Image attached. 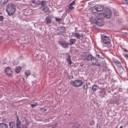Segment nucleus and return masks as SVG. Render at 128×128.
Listing matches in <instances>:
<instances>
[{
  "instance_id": "obj_51",
  "label": "nucleus",
  "mask_w": 128,
  "mask_h": 128,
  "mask_svg": "<svg viewBox=\"0 0 128 128\" xmlns=\"http://www.w3.org/2000/svg\"><path fill=\"white\" fill-rule=\"evenodd\" d=\"M72 78H73V76H72Z\"/></svg>"
},
{
  "instance_id": "obj_24",
  "label": "nucleus",
  "mask_w": 128,
  "mask_h": 128,
  "mask_svg": "<svg viewBox=\"0 0 128 128\" xmlns=\"http://www.w3.org/2000/svg\"><path fill=\"white\" fill-rule=\"evenodd\" d=\"M92 57V56L91 54L87 55L86 56V60L88 61L90 60Z\"/></svg>"
},
{
  "instance_id": "obj_36",
  "label": "nucleus",
  "mask_w": 128,
  "mask_h": 128,
  "mask_svg": "<svg viewBox=\"0 0 128 128\" xmlns=\"http://www.w3.org/2000/svg\"><path fill=\"white\" fill-rule=\"evenodd\" d=\"M38 105V103L35 102L34 103V104H30V105L32 106V108H34L36 106Z\"/></svg>"
},
{
  "instance_id": "obj_25",
  "label": "nucleus",
  "mask_w": 128,
  "mask_h": 128,
  "mask_svg": "<svg viewBox=\"0 0 128 128\" xmlns=\"http://www.w3.org/2000/svg\"><path fill=\"white\" fill-rule=\"evenodd\" d=\"M0 128H8V126L6 124L1 123L0 124Z\"/></svg>"
},
{
  "instance_id": "obj_16",
  "label": "nucleus",
  "mask_w": 128,
  "mask_h": 128,
  "mask_svg": "<svg viewBox=\"0 0 128 128\" xmlns=\"http://www.w3.org/2000/svg\"><path fill=\"white\" fill-rule=\"evenodd\" d=\"M23 10L24 12H26L28 14H30L32 12V10L28 8L25 9H24Z\"/></svg>"
},
{
  "instance_id": "obj_49",
  "label": "nucleus",
  "mask_w": 128,
  "mask_h": 128,
  "mask_svg": "<svg viewBox=\"0 0 128 128\" xmlns=\"http://www.w3.org/2000/svg\"><path fill=\"white\" fill-rule=\"evenodd\" d=\"M126 57L128 58V54H126Z\"/></svg>"
},
{
  "instance_id": "obj_11",
  "label": "nucleus",
  "mask_w": 128,
  "mask_h": 128,
  "mask_svg": "<svg viewBox=\"0 0 128 128\" xmlns=\"http://www.w3.org/2000/svg\"><path fill=\"white\" fill-rule=\"evenodd\" d=\"M52 22L51 17L50 16H48L46 18V22L47 24H50Z\"/></svg>"
},
{
  "instance_id": "obj_30",
  "label": "nucleus",
  "mask_w": 128,
  "mask_h": 128,
  "mask_svg": "<svg viewBox=\"0 0 128 128\" xmlns=\"http://www.w3.org/2000/svg\"><path fill=\"white\" fill-rule=\"evenodd\" d=\"M15 126V124L14 122H10L9 123V126L10 128H12Z\"/></svg>"
},
{
  "instance_id": "obj_43",
  "label": "nucleus",
  "mask_w": 128,
  "mask_h": 128,
  "mask_svg": "<svg viewBox=\"0 0 128 128\" xmlns=\"http://www.w3.org/2000/svg\"><path fill=\"white\" fill-rule=\"evenodd\" d=\"M4 18V16H0V21L2 22Z\"/></svg>"
},
{
  "instance_id": "obj_54",
  "label": "nucleus",
  "mask_w": 128,
  "mask_h": 128,
  "mask_svg": "<svg viewBox=\"0 0 128 128\" xmlns=\"http://www.w3.org/2000/svg\"><path fill=\"white\" fill-rule=\"evenodd\" d=\"M22 122H24V120H23V121H22Z\"/></svg>"
},
{
  "instance_id": "obj_42",
  "label": "nucleus",
  "mask_w": 128,
  "mask_h": 128,
  "mask_svg": "<svg viewBox=\"0 0 128 128\" xmlns=\"http://www.w3.org/2000/svg\"><path fill=\"white\" fill-rule=\"evenodd\" d=\"M86 56L87 55L86 54L83 55L82 56V59L85 60H86Z\"/></svg>"
},
{
  "instance_id": "obj_41",
  "label": "nucleus",
  "mask_w": 128,
  "mask_h": 128,
  "mask_svg": "<svg viewBox=\"0 0 128 128\" xmlns=\"http://www.w3.org/2000/svg\"><path fill=\"white\" fill-rule=\"evenodd\" d=\"M40 1L36 2L34 4L36 6L40 5Z\"/></svg>"
},
{
  "instance_id": "obj_4",
  "label": "nucleus",
  "mask_w": 128,
  "mask_h": 128,
  "mask_svg": "<svg viewBox=\"0 0 128 128\" xmlns=\"http://www.w3.org/2000/svg\"><path fill=\"white\" fill-rule=\"evenodd\" d=\"M72 85H73L75 87H78L81 86L82 84V82L81 80H76L72 82Z\"/></svg>"
},
{
  "instance_id": "obj_47",
  "label": "nucleus",
  "mask_w": 128,
  "mask_h": 128,
  "mask_svg": "<svg viewBox=\"0 0 128 128\" xmlns=\"http://www.w3.org/2000/svg\"><path fill=\"white\" fill-rule=\"evenodd\" d=\"M22 67L23 68H24V69H25V68L26 67V65L25 64H24V66H23Z\"/></svg>"
},
{
  "instance_id": "obj_20",
  "label": "nucleus",
  "mask_w": 128,
  "mask_h": 128,
  "mask_svg": "<svg viewBox=\"0 0 128 128\" xmlns=\"http://www.w3.org/2000/svg\"><path fill=\"white\" fill-rule=\"evenodd\" d=\"M96 56L99 58L103 59L104 58V56L102 53H98L96 54Z\"/></svg>"
},
{
  "instance_id": "obj_27",
  "label": "nucleus",
  "mask_w": 128,
  "mask_h": 128,
  "mask_svg": "<svg viewBox=\"0 0 128 128\" xmlns=\"http://www.w3.org/2000/svg\"><path fill=\"white\" fill-rule=\"evenodd\" d=\"M74 7L71 6L70 5V6L68 7V9L66 10V11L67 12H70L72 10L74 9Z\"/></svg>"
},
{
  "instance_id": "obj_21",
  "label": "nucleus",
  "mask_w": 128,
  "mask_h": 128,
  "mask_svg": "<svg viewBox=\"0 0 128 128\" xmlns=\"http://www.w3.org/2000/svg\"><path fill=\"white\" fill-rule=\"evenodd\" d=\"M98 87L96 85H94L92 88V90L93 92H94L98 90Z\"/></svg>"
},
{
  "instance_id": "obj_45",
  "label": "nucleus",
  "mask_w": 128,
  "mask_h": 128,
  "mask_svg": "<svg viewBox=\"0 0 128 128\" xmlns=\"http://www.w3.org/2000/svg\"><path fill=\"white\" fill-rule=\"evenodd\" d=\"M75 4V2L74 1H73L71 3H70V5L72 6V5H74Z\"/></svg>"
},
{
  "instance_id": "obj_17",
  "label": "nucleus",
  "mask_w": 128,
  "mask_h": 128,
  "mask_svg": "<svg viewBox=\"0 0 128 128\" xmlns=\"http://www.w3.org/2000/svg\"><path fill=\"white\" fill-rule=\"evenodd\" d=\"M66 60L67 61V62L70 65L72 63V61L70 58V55H68L67 56L66 59Z\"/></svg>"
},
{
  "instance_id": "obj_28",
  "label": "nucleus",
  "mask_w": 128,
  "mask_h": 128,
  "mask_svg": "<svg viewBox=\"0 0 128 128\" xmlns=\"http://www.w3.org/2000/svg\"><path fill=\"white\" fill-rule=\"evenodd\" d=\"M21 69V67L20 66H18L16 67L15 69L16 72L17 73H19Z\"/></svg>"
},
{
  "instance_id": "obj_53",
  "label": "nucleus",
  "mask_w": 128,
  "mask_h": 128,
  "mask_svg": "<svg viewBox=\"0 0 128 128\" xmlns=\"http://www.w3.org/2000/svg\"><path fill=\"white\" fill-rule=\"evenodd\" d=\"M114 85V84H112V86H113Z\"/></svg>"
},
{
  "instance_id": "obj_12",
  "label": "nucleus",
  "mask_w": 128,
  "mask_h": 128,
  "mask_svg": "<svg viewBox=\"0 0 128 128\" xmlns=\"http://www.w3.org/2000/svg\"><path fill=\"white\" fill-rule=\"evenodd\" d=\"M98 12L102 11L104 8V6L102 5H96L95 6Z\"/></svg>"
},
{
  "instance_id": "obj_26",
  "label": "nucleus",
  "mask_w": 128,
  "mask_h": 128,
  "mask_svg": "<svg viewBox=\"0 0 128 128\" xmlns=\"http://www.w3.org/2000/svg\"><path fill=\"white\" fill-rule=\"evenodd\" d=\"M8 0H1L0 4L2 6L4 5L8 2Z\"/></svg>"
},
{
  "instance_id": "obj_2",
  "label": "nucleus",
  "mask_w": 128,
  "mask_h": 128,
  "mask_svg": "<svg viewBox=\"0 0 128 128\" xmlns=\"http://www.w3.org/2000/svg\"><path fill=\"white\" fill-rule=\"evenodd\" d=\"M101 41L105 44H108L110 43L111 40L109 37L106 35H104L102 36Z\"/></svg>"
},
{
  "instance_id": "obj_15",
  "label": "nucleus",
  "mask_w": 128,
  "mask_h": 128,
  "mask_svg": "<svg viewBox=\"0 0 128 128\" xmlns=\"http://www.w3.org/2000/svg\"><path fill=\"white\" fill-rule=\"evenodd\" d=\"M46 2L45 1H42L40 2V5H41V6L40 7V8L41 9L43 8H44L46 6H47L46 5H45Z\"/></svg>"
},
{
  "instance_id": "obj_22",
  "label": "nucleus",
  "mask_w": 128,
  "mask_h": 128,
  "mask_svg": "<svg viewBox=\"0 0 128 128\" xmlns=\"http://www.w3.org/2000/svg\"><path fill=\"white\" fill-rule=\"evenodd\" d=\"M95 8L96 7L94 6L90 9V10L93 13H95L98 12Z\"/></svg>"
},
{
  "instance_id": "obj_52",
  "label": "nucleus",
  "mask_w": 128,
  "mask_h": 128,
  "mask_svg": "<svg viewBox=\"0 0 128 128\" xmlns=\"http://www.w3.org/2000/svg\"><path fill=\"white\" fill-rule=\"evenodd\" d=\"M104 92H105V91L104 90Z\"/></svg>"
},
{
  "instance_id": "obj_33",
  "label": "nucleus",
  "mask_w": 128,
  "mask_h": 128,
  "mask_svg": "<svg viewBox=\"0 0 128 128\" xmlns=\"http://www.w3.org/2000/svg\"><path fill=\"white\" fill-rule=\"evenodd\" d=\"M114 72L113 73L114 74V78H117L118 76H117V75H116V74H117V72L116 70L115 69V68L114 67Z\"/></svg>"
},
{
  "instance_id": "obj_37",
  "label": "nucleus",
  "mask_w": 128,
  "mask_h": 128,
  "mask_svg": "<svg viewBox=\"0 0 128 128\" xmlns=\"http://www.w3.org/2000/svg\"><path fill=\"white\" fill-rule=\"evenodd\" d=\"M94 65H95L96 66H97L99 67L100 65V63L97 61L96 63H95V64H94Z\"/></svg>"
},
{
  "instance_id": "obj_7",
  "label": "nucleus",
  "mask_w": 128,
  "mask_h": 128,
  "mask_svg": "<svg viewBox=\"0 0 128 128\" xmlns=\"http://www.w3.org/2000/svg\"><path fill=\"white\" fill-rule=\"evenodd\" d=\"M99 26H102L104 24V22L102 18L97 20L96 23Z\"/></svg>"
},
{
  "instance_id": "obj_8",
  "label": "nucleus",
  "mask_w": 128,
  "mask_h": 128,
  "mask_svg": "<svg viewBox=\"0 0 128 128\" xmlns=\"http://www.w3.org/2000/svg\"><path fill=\"white\" fill-rule=\"evenodd\" d=\"M72 35L74 37L76 38L77 39H80V38L83 37L82 34H78L77 33H72Z\"/></svg>"
},
{
  "instance_id": "obj_40",
  "label": "nucleus",
  "mask_w": 128,
  "mask_h": 128,
  "mask_svg": "<svg viewBox=\"0 0 128 128\" xmlns=\"http://www.w3.org/2000/svg\"><path fill=\"white\" fill-rule=\"evenodd\" d=\"M79 125L78 124H74L73 127V128H78Z\"/></svg>"
},
{
  "instance_id": "obj_18",
  "label": "nucleus",
  "mask_w": 128,
  "mask_h": 128,
  "mask_svg": "<svg viewBox=\"0 0 128 128\" xmlns=\"http://www.w3.org/2000/svg\"><path fill=\"white\" fill-rule=\"evenodd\" d=\"M102 14L100 13H97L96 14V18H97L96 20H98L99 19L102 18Z\"/></svg>"
},
{
  "instance_id": "obj_13",
  "label": "nucleus",
  "mask_w": 128,
  "mask_h": 128,
  "mask_svg": "<svg viewBox=\"0 0 128 128\" xmlns=\"http://www.w3.org/2000/svg\"><path fill=\"white\" fill-rule=\"evenodd\" d=\"M41 10L47 14H48L50 13V12L49 11V8L47 6H46L44 8H43L41 9Z\"/></svg>"
},
{
  "instance_id": "obj_38",
  "label": "nucleus",
  "mask_w": 128,
  "mask_h": 128,
  "mask_svg": "<svg viewBox=\"0 0 128 128\" xmlns=\"http://www.w3.org/2000/svg\"><path fill=\"white\" fill-rule=\"evenodd\" d=\"M55 18L56 19V21L58 22H60L62 20V18H58L56 17Z\"/></svg>"
},
{
  "instance_id": "obj_5",
  "label": "nucleus",
  "mask_w": 128,
  "mask_h": 128,
  "mask_svg": "<svg viewBox=\"0 0 128 128\" xmlns=\"http://www.w3.org/2000/svg\"><path fill=\"white\" fill-rule=\"evenodd\" d=\"M103 15L106 18H108L111 16V12L110 9H106L103 13Z\"/></svg>"
},
{
  "instance_id": "obj_31",
  "label": "nucleus",
  "mask_w": 128,
  "mask_h": 128,
  "mask_svg": "<svg viewBox=\"0 0 128 128\" xmlns=\"http://www.w3.org/2000/svg\"><path fill=\"white\" fill-rule=\"evenodd\" d=\"M114 16H118L119 15V12L118 10H114Z\"/></svg>"
},
{
  "instance_id": "obj_46",
  "label": "nucleus",
  "mask_w": 128,
  "mask_h": 128,
  "mask_svg": "<svg viewBox=\"0 0 128 128\" xmlns=\"http://www.w3.org/2000/svg\"><path fill=\"white\" fill-rule=\"evenodd\" d=\"M31 2H32V3H33L34 4L36 2L34 0H33L32 1H31Z\"/></svg>"
},
{
  "instance_id": "obj_6",
  "label": "nucleus",
  "mask_w": 128,
  "mask_h": 128,
  "mask_svg": "<svg viewBox=\"0 0 128 128\" xmlns=\"http://www.w3.org/2000/svg\"><path fill=\"white\" fill-rule=\"evenodd\" d=\"M4 70L6 74L8 76H12V70L9 67H7L5 68Z\"/></svg>"
},
{
  "instance_id": "obj_29",
  "label": "nucleus",
  "mask_w": 128,
  "mask_h": 128,
  "mask_svg": "<svg viewBox=\"0 0 128 128\" xmlns=\"http://www.w3.org/2000/svg\"><path fill=\"white\" fill-rule=\"evenodd\" d=\"M58 30H60L61 32H63V31H65V28L63 26H60L58 27Z\"/></svg>"
},
{
  "instance_id": "obj_50",
  "label": "nucleus",
  "mask_w": 128,
  "mask_h": 128,
  "mask_svg": "<svg viewBox=\"0 0 128 128\" xmlns=\"http://www.w3.org/2000/svg\"><path fill=\"white\" fill-rule=\"evenodd\" d=\"M123 128L122 126H120V128Z\"/></svg>"
},
{
  "instance_id": "obj_35",
  "label": "nucleus",
  "mask_w": 128,
  "mask_h": 128,
  "mask_svg": "<svg viewBox=\"0 0 128 128\" xmlns=\"http://www.w3.org/2000/svg\"><path fill=\"white\" fill-rule=\"evenodd\" d=\"M7 62V61L6 60V59L4 58L2 60V64H5Z\"/></svg>"
},
{
  "instance_id": "obj_9",
  "label": "nucleus",
  "mask_w": 128,
  "mask_h": 128,
  "mask_svg": "<svg viewBox=\"0 0 128 128\" xmlns=\"http://www.w3.org/2000/svg\"><path fill=\"white\" fill-rule=\"evenodd\" d=\"M113 60V62L119 68H121L122 67V65L121 62L119 60L114 59Z\"/></svg>"
},
{
  "instance_id": "obj_39",
  "label": "nucleus",
  "mask_w": 128,
  "mask_h": 128,
  "mask_svg": "<svg viewBox=\"0 0 128 128\" xmlns=\"http://www.w3.org/2000/svg\"><path fill=\"white\" fill-rule=\"evenodd\" d=\"M28 126L26 124H23L22 125V128H28Z\"/></svg>"
},
{
  "instance_id": "obj_48",
  "label": "nucleus",
  "mask_w": 128,
  "mask_h": 128,
  "mask_svg": "<svg viewBox=\"0 0 128 128\" xmlns=\"http://www.w3.org/2000/svg\"><path fill=\"white\" fill-rule=\"evenodd\" d=\"M84 66V64H81L80 65V66H81V67H82Z\"/></svg>"
},
{
  "instance_id": "obj_19",
  "label": "nucleus",
  "mask_w": 128,
  "mask_h": 128,
  "mask_svg": "<svg viewBox=\"0 0 128 128\" xmlns=\"http://www.w3.org/2000/svg\"><path fill=\"white\" fill-rule=\"evenodd\" d=\"M90 61L92 62V65H94V64H95V63H96L97 61V60L95 58L92 56L90 60Z\"/></svg>"
},
{
  "instance_id": "obj_23",
  "label": "nucleus",
  "mask_w": 128,
  "mask_h": 128,
  "mask_svg": "<svg viewBox=\"0 0 128 128\" xmlns=\"http://www.w3.org/2000/svg\"><path fill=\"white\" fill-rule=\"evenodd\" d=\"M96 20L92 17H91L90 19V20L92 23L96 24Z\"/></svg>"
},
{
  "instance_id": "obj_44",
  "label": "nucleus",
  "mask_w": 128,
  "mask_h": 128,
  "mask_svg": "<svg viewBox=\"0 0 128 128\" xmlns=\"http://www.w3.org/2000/svg\"><path fill=\"white\" fill-rule=\"evenodd\" d=\"M57 125V124L56 123L52 125V128H55Z\"/></svg>"
},
{
  "instance_id": "obj_10",
  "label": "nucleus",
  "mask_w": 128,
  "mask_h": 128,
  "mask_svg": "<svg viewBox=\"0 0 128 128\" xmlns=\"http://www.w3.org/2000/svg\"><path fill=\"white\" fill-rule=\"evenodd\" d=\"M16 126L17 128H20L21 126H20L21 124V122L20 120L19 117L16 116Z\"/></svg>"
},
{
  "instance_id": "obj_1",
  "label": "nucleus",
  "mask_w": 128,
  "mask_h": 128,
  "mask_svg": "<svg viewBox=\"0 0 128 128\" xmlns=\"http://www.w3.org/2000/svg\"><path fill=\"white\" fill-rule=\"evenodd\" d=\"M16 9L14 5L12 3H10L7 6L6 10L8 15L12 16L15 12Z\"/></svg>"
},
{
  "instance_id": "obj_14",
  "label": "nucleus",
  "mask_w": 128,
  "mask_h": 128,
  "mask_svg": "<svg viewBox=\"0 0 128 128\" xmlns=\"http://www.w3.org/2000/svg\"><path fill=\"white\" fill-rule=\"evenodd\" d=\"M69 45L72 46L74 44L76 41V40L75 38H70L69 40Z\"/></svg>"
},
{
  "instance_id": "obj_32",
  "label": "nucleus",
  "mask_w": 128,
  "mask_h": 128,
  "mask_svg": "<svg viewBox=\"0 0 128 128\" xmlns=\"http://www.w3.org/2000/svg\"><path fill=\"white\" fill-rule=\"evenodd\" d=\"M30 71L29 70H26L25 72V75H26V78H27L28 76L30 75Z\"/></svg>"
},
{
  "instance_id": "obj_34",
  "label": "nucleus",
  "mask_w": 128,
  "mask_h": 128,
  "mask_svg": "<svg viewBox=\"0 0 128 128\" xmlns=\"http://www.w3.org/2000/svg\"><path fill=\"white\" fill-rule=\"evenodd\" d=\"M83 88L86 90V92H87V85L86 84L85 85H84L82 86Z\"/></svg>"
},
{
  "instance_id": "obj_3",
  "label": "nucleus",
  "mask_w": 128,
  "mask_h": 128,
  "mask_svg": "<svg viewBox=\"0 0 128 128\" xmlns=\"http://www.w3.org/2000/svg\"><path fill=\"white\" fill-rule=\"evenodd\" d=\"M58 44L64 48H66L69 47L68 43L64 41H58Z\"/></svg>"
}]
</instances>
